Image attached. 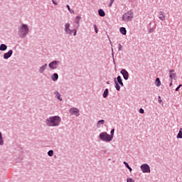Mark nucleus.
I'll list each match as a JSON object with an SVG mask.
<instances>
[{
  "instance_id": "14",
  "label": "nucleus",
  "mask_w": 182,
  "mask_h": 182,
  "mask_svg": "<svg viewBox=\"0 0 182 182\" xmlns=\"http://www.w3.org/2000/svg\"><path fill=\"white\" fill-rule=\"evenodd\" d=\"M105 123H106V122L104 119L99 120L97 122L96 127H97V129H100V127H102V126H103Z\"/></svg>"
},
{
  "instance_id": "16",
  "label": "nucleus",
  "mask_w": 182,
  "mask_h": 182,
  "mask_svg": "<svg viewBox=\"0 0 182 182\" xmlns=\"http://www.w3.org/2000/svg\"><path fill=\"white\" fill-rule=\"evenodd\" d=\"M159 19H160L161 21H166V16L164 15V12L159 11Z\"/></svg>"
},
{
  "instance_id": "39",
  "label": "nucleus",
  "mask_w": 182,
  "mask_h": 182,
  "mask_svg": "<svg viewBox=\"0 0 182 182\" xmlns=\"http://www.w3.org/2000/svg\"><path fill=\"white\" fill-rule=\"evenodd\" d=\"M127 168H128V170H129V173H132V167L129 166Z\"/></svg>"
},
{
  "instance_id": "27",
  "label": "nucleus",
  "mask_w": 182,
  "mask_h": 182,
  "mask_svg": "<svg viewBox=\"0 0 182 182\" xmlns=\"http://www.w3.org/2000/svg\"><path fill=\"white\" fill-rule=\"evenodd\" d=\"M114 136V129H112L110 132L109 138L113 140V137Z\"/></svg>"
},
{
  "instance_id": "18",
  "label": "nucleus",
  "mask_w": 182,
  "mask_h": 182,
  "mask_svg": "<svg viewBox=\"0 0 182 182\" xmlns=\"http://www.w3.org/2000/svg\"><path fill=\"white\" fill-rule=\"evenodd\" d=\"M117 82L119 83V85H120V86H122L123 87V86H124V85L123 84V80H122V77L120 75H119L117 77Z\"/></svg>"
},
{
  "instance_id": "38",
  "label": "nucleus",
  "mask_w": 182,
  "mask_h": 182,
  "mask_svg": "<svg viewBox=\"0 0 182 182\" xmlns=\"http://www.w3.org/2000/svg\"><path fill=\"white\" fill-rule=\"evenodd\" d=\"M52 2H53V5H58V3L56 2V1H55V0H52Z\"/></svg>"
},
{
  "instance_id": "13",
  "label": "nucleus",
  "mask_w": 182,
  "mask_h": 182,
  "mask_svg": "<svg viewBox=\"0 0 182 182\" xmlns=\"http://www.w3.org/2000/svg\"><path fill=\"white\" fill-rule=\"evenodd\" d=\"M54 95H55V97L58 99L59 102H62V100H63L62 97H60L62 95L60 94V92H59V91H55Z\"/></svg>"
},
{
  "instance_id": "26",
  "label": "nucleus",
  "mask_w": 182,
  "mask_h": 182,
  "mask_svg": "<svg viewBox=\"0 0 182 182\" xmlns=\"http://www.w3.org/2000/svg\"><path fill=\"white\" fill-rule=\"evenodd\" d=\"M176 139H182V128L179 129Z\"/></svg>"
},
{
  "instance_id": "25",
  "label": "nucleus",
  "mask_w": 182,
  "mask_h": 182,
  "mask_svg": "<svg viewBox=\"0 0 182 182\" xmlns=\"http://www.w3.org/2000/svg\"><path fill=\"white\" fill-rule=\"evenodd\" d=\"M114 83H115L116 90H117L118 92L120 91V85H119V83H118L117 81L116 80V78H114Z\"/></svg>"
},
{
  "instance_id": "9",
  "label": "nucleus",
  "mask_w": 182,
  "mask_h": 182,
  "mask_svg": "<svg viewBox=\"0 0 182 182\" xmlns=\"http://www.w3.org/2000/svg\"><path fill=\"white\" fill-rule=\"evenodd\" d=\"M169 77L171 80H177V74L176 73V70L171 69L169 70Z\"/></svg>"
},
{
  "instance_id": "3",
  "label": "nucleus",
  "mask_w": 182,
  "mask_h": 182,
  "mask_svg": "<svg viewBox=\"0 0 182 182\" xmlns=\"http://www.w3.org/2000/svg\"><path fill=\"white\" fill-rule=\"evenodd\" d=\"M64 33L67 36H76L77 30L76 28H70V23L68 22L64 24Z\"/></svg>"
},
{
  "instance_id": "34",
  "label": "nucleus",
  "mask_w": 182,
  "mask_h": 182,
  "mask_svg": "<svg viewBox=\"0 0 182 182\" xmlns=\"http://www.w3.org/2000/svg\"><path fill=\"white\" fill-rule=\"evenodd\" d=\"M182 85L180 84L176 88V92H178V90H180V87H181Z\"/></svg>"
},
{
  "instance_id": "10",
  "label": "nucleus",
  "mask_w": 182,
  "mask_h": 182,
  "mask_svg": "<svg viewBox=\"0 0 182 182\" xmlns=\"http://www.w3.org/2000/svg\"><path fill=\"white\" fill-rule=\"evenodd\" d=\"M120 73L122 75L124 80H129V72L126 69L121 70Z\"/></svg>"
},
{
  "instance_id": "20",
  "label": "nucleus",
  "mask_w": 182,
  "mask_h": 182,
  "mask_svg": "<svg viewBox=\"0 0 182 182\" xmlns=\"http://www.w3.org/2000/svg\"><path fill=\"white\" fill-rule=\"evenodd\" d=\"M155 86H156V87H160V86H161V81H160V78L157 77L156 79Z\"/></svg>"
},
{
  "instance_id": "4",
  "label": "nucleus",
  "mask_w": 182,
  "mask_h": 182,
  "mask_svg": "<svg viewBox=\"0 0 182 182\" xmlns=\"http://www.w3.org/2000/svg\"><path fill=\"white\" fill-rule=\"evenodd\" d=\"M99 139L102 141H105V143H110L112 141V139L110 138V134H107V132H101L99 135Z\"/></svg>"
},
{
  "instance_id": "17",
  "label": "nucleus",
  "mask_w": 182,
  "mask_h": 182,
  "mask_svg": "<svg viewBox=\"0 0 182 182\" xmlns=\"http://www.w3.org/2000/svg\"><path fill=\"white\" fill-rule=\"evenodd\" d=\"M58 79H59V75H58V73H54L51 75V80L53 82H56Z\"/></svg>"
},
{
  "instance_id": "44",
  "label": "nucleus",
  "mask_w": 182,
  "mask_h": 182,
  "mask_svg": "<svg viewBox=\"0 0 182 182\" xmlns=\"http://www.w3.org/2000/svg\"><path fill=\"white\" fill-rule=\"evenodd\" d=\"M110 43H112V41L109 40Z\"/></svg>"
},
{
  "instance_id": "28",
  "label": "nucleus",
  "mask_w": 182,
  "mask_h": 182,
  "mask_svg": "<svg viewBox=\"0 0 182 182\" xmlns=\"http://www.w3.org/2000/svg\"><path fill=\"white\" fill-rule=\"evenodd\" d=\"M48 156L49 157H53V150H50V151H48Z\"/></svg>"
},
{
  "instance_id": "7",
  "label": "nucleus",
  "mask_w": 182,
  "mask_h": 182,
  "mask_svg": "<svg viewBox=\"0 0 182 182\" xmlns=\"http://www.w3.org/2000/svg\"><path fill=\"white\" fill-rule=\"evenodd\" d=\"M70 116H75V117H79L80 116V109L77 107H71L69 110Z\"/></svg>"
},
{
  "instance_id": "35",
  "label": "nucleus",
  "mask_w": 182,
  "mask_h": 182,
  "mask_svg": "<svg viewBox=\"0 0 182 182\" xmlns=\"http://www.w3.org/2000/svg\"><path fill=\"white\" fill-rule=\"evenodd\" d=\"M139 113H141V114H144V109H143L142 108H140L139 110Z\"/></svg>"
},
{
  "instance_id": "36",
  "label": "nucleus",
  "mask_w": 182,
  "mask_h": 182,
  "mask_svg": "<svg viewBox=\"0 0 182 182\" xmlns=\"http://www.w3.org/2000/svg\"><path fill=\"white\" fill-rule=\"evenodd\" d=\"M124 164L125 167H127V168L130 167V166H129V164L126 161H124Z\"/></svg>"
},
{
  "instance_id": "11",
  "label": "nucleus",
  "mask_w": 182,
  "mask_h": 182,
  "mask_svg": "<svg viewBox=\"0 0 182 182\" xmlns=\"http://www.w3.org/2000/svg\"><path fill=\"white\" fill-rule=\"evenodd\" d=\"M46 69H48V64L45 63L38 68V73H40V75H43V73H45V70H46Z\"/></svg>"
},
{
  "instance_id": "32",
  "label": "nucleus",
  "mask_w": 182,
  "mask_h": 182,
  "mask_svg": "<svg viewBox=\"0 0 182 182\" xmlns=\"http://www.w3.org/2000/svg\"><path fill=\"white\" fill-rule=\"evenodd\" d=\"M113 2H114V0H110L109 4V8H112V5H113Z\"/></svg>"
},
{
  "instance_id": "1",
  "label": "nucleus",
  "mask_w": 182,
  "mask_h": 182,
  "mask_svg": "<svg viewBox=\"0 0 182 182\" xmlns=\"http://www.w3.org/2000/svg\"><path fill=\"white\" fill-rule=\"evenodd\" d=\"M60 123H62V118L58 115L49 117L45 120L47 127H59Z\"/></svg>"
},
{
  "instance_id": "22",
  "label": "nucleus",
  "mask_w": 182,
  "mask_h": 182,
  "mask_svg": "<svg viewBox=\"0 0 182 182\" xmlns=\"http://www.w3.org/2000/svg\"><path fill=\"white\" fill-rule=\"evenodd\" d=\"M98 15H100L102 17L106 16V13L105 12V11H103V9H101L98 10Z\"/></svg>"
},
{
  "instance_id": "23",
  "label": "nucleus",
  "mask_w": 182,
  "mask_h": 182,
  "mask_svg": "<svg viewBox=\"0 0 182 182\" xmlns=\"http://www.w3.org/2000/svg\"><path fill=\"white\" fill-rule=\"evenodd\" d=\"M119 31L122 35H126V33H127V31L126 30V28L124 27H121L119 28Z\"/></svg>"
},
{
  "instance_id": "6",
  "label": "nucleus",
  "mask_w": 182,
  "mask_h": 182,
  "mask_svg": "<svg viewBox=\"0 0 182 182\" xmlns=\"http://www.w3.org/2000/svg\"><path fill=\"white\" fill-rule=\"evenodd\" d=\"M60 64H61L60 60H55L51 61L48 64V68L50 70H56V69H59Z\"/></svg>"
},
{
  "instance_id": "2",
  "label": "nucleus",
  "mask_w": 182,
  "mask_h": 182,
  "mask_svg": "<svg viewBox=\"0 0 182 182\" xmlns=\"http://www.w3.org/2000/svg\"><path fill=\"white\" fill-rule=\"evenodd\" d=\"M29 26L22 23L18 27V35L21 39H25L29 35Z\"/></svg>"
},
{
  "instance_id": "42",
  "label": "nucleus",
  "mask_w": 182,
  "mask_h": 182,
  "mask_svg": "<svg viewBox=\"0 0 182 182\" xmlns=\"http://www.w3.org/2000/svg\"><path fill=\"white\" fill-rule=\"evenodd\" d=\"M107 85H110V82L109 81H107Z\"/></svg>"
},
{
  "instance_id": "40",
  "label": "nucleus",
  "mask_w": 182,
  "mask_h": 182,
  "mask_svg": "<svg viewBox=\"0 0 182 182\" xmlns=\"http://www.w3.org/2000/svg\"><path fill=\"white\" fill-rule=\"evenodd\" d=\"M169 86H170V87L173 86V80H171V82H170V84H169Z\"/></svg>"
},
{
  "instance_id": "15",
  "label": "nucleus",
  "mask_w": 182,
  "mask_h": 182,
  "mask_svg": "<svg viewBox=\"0 0 182 182\" xmlns=\"http://www.w3.org/2000/svg\"><path fill=\"white\" fill-rule=\"evenodd\" d=\"M82 19V17L77 16L75 18V22L77 24V28L80 26V20Z\"/></svg>"
},
{
  "instance_id": "41",
  "label": "nucleus",
  "mask_w": 182,
  "mask_h": 182,
  "mask_svg": "<svg viewBox=\"0 0 182 182\" xmlns=\"http://www.w3.org/2000/svg\"><path fill=\"white\" fill-rule=\"evenodd\" d=\"M112 57H113V56H114V55L113 54V48H112Z\"/></svg>"
},
{
  "instance_id": "21",
  "label": "nucleus",
  "mask_w": 182,
  "mask_h": 182,
  "mask_svg": "<svg viewBox=\"0 0 182 182\" xmlns=\"http://www.w3.org/2000/svg\"><path fill=\"white\" fill-rule=\"evenodd\" d=\"M4 144H5V141L4 140L2 132H0V146H4Z\"/></svg>"
},
{
  "instance_id": "43",
  "label": "nucleus",
  "mask_w": 182,
  "mask_h": 182,
  "mask_svg": "<svg viewBox=\"0 0 182 182\" xmlns=\"http://www.w3.org/2000/svg\"><path fill=\"white\" fill-rule=\"evenodd\" d=\"M113 60H114V63H115V62H114V58H113Z\"/></svg>"
},
{
  "instance_id": "33",
  "label": "nucleus",
  "mask_w": 182,
  "mask_h": 182,
  "mask_svg": "<svg viewBox=\"0 0 182 182\" xmlns=\"http://www.w3.org/2000/svg\"><path fill=\"white\" fill-rule=\"evenodd\" d=\"M127 182H134L132 178H127Z\"/></svg>"
},
{
  "instance_id": "30",
  "label": "nucleus",
  "mask_w": 182,
  "mask_h": 182,
  "mask_svg": "<svg viewBox=\"0 0 182 182\" xmlns=\"http://www.w3.org/2000/svg\"><path fill=\"white\" fill-rule=\"evenodd\" d=\"M66 7L68 8L70 14H73V11L72 9H70V6L69 5H67Z\"/></svg>"
},
{
  "instance_id": "19",
  "label": "nucleus",
  "mask_w": 182,
  "mask_h": 182,
  "mask_svg": "<svg viewBox=\"0 0 182 182\" xmlns=\"http://www.w3.org/2000/svg\"><path fill=\"white\" fill-rule=\"evenodd\" d=\"M6 49H8V46H6V44H1L0 45V51L1 52H5V50H6Z\"/></svg>"
},
{
  "instance_id": "37",
  "label": "nucleus",
  "mask_w": 182,
  "mask_h": 182,
  "mask_svg": "<svg viewBox=\"0 0 182 182\" xmlns=\"http://www.w3.org/2000/svg\"><path fill=\"white\" fill-rule=\"evenodd\" d=\"M158 102H159V103H161L163 102V100H161V97L159 96Z\"/></svg>"
},
{
  "instance_id": "24",
  "label": "nucleus",
  "mask_w": 182,
  "mask_h": 182,
  "mask_svg": "<svg viewBox=\"0 0 182 182\" xmlns=\"http://www.w3.org/2000/svg\"><path fill=\"white\" fill-rule=\"evenodd\" d=\"M107 96H109V89H105V90L104 91L103 94H102V97L106 99V97H107Z\"/></svg>"
},
{
  "instance_id": "5",
  "label": "nucleus",
  "mask_w": 182,
  "mask_h": 182,
  "mask_svg": "<svg viewBox=\"0 0 182 182\" xmlns=\"http://www.w3.org/2000/svg\"><path fill=\"white\" fill-rule=\"evenodd\" d=\"M133 18H134L133 13H132L131 11H128L122 15V19L123 22L127 23L132 22V21H133Z\"/></svg>"
},
{
  "instance_id": "12",
  "label": "nucleus",
  "mask_w": 182,
  "mask_h": 182,
  "mask_svg": "<svg viewBox=\"0 0 182 182\" xmlns=\"http://www.w3.org/2000/svg\"><path fill=\"white\" fill-rule=\"evenodd\" d=\"M13 54H14V50H9L7 53L4 54L3 58L5 60L9 59V58H11V56H12Z\"/></svg>"
},
{
  "instance_id": "29",
  "label": "nucleus",
  "mask_w": 182,
  "mask_h": 182,
  "mask_svg": "<svg viewBox=\"0 0 182 182\" xmlns=\"http://www.w3.org/2000/svg\"><path fill=\"white\" fill-rule=\"evenodd\" d=\"M93 26H94V29L95 31V33H98L99 30L97 29V26H96V24H94Z\"/></svg>"
},
{
  "instance_id": "31",
  "label": "nucleus",
  "mask_w": 182,
  "mask_h": 182,
  "mask_svg": "<svg viewBox=\"0 0 182 182\" xmlns=\"http://www.w3.org/2000/svg\"><path fill=\"white\" fill-rule=\"evenodd\" d=\"M122 49H123V46H122V44H119L118 50L120 52L122 50Z\"/></svg>"
},
{
  "instance_id": "8",
  "label": "nucleus",
  "mask_w": 182,
  "mask_h": 182,
  "mask_svg": "<svg viewBox=\"0 0 182 182\" xmlns=\"http://www.w3.org/2000/svg\"><path fill=\"white\" fill-rule=\"evenodd\" d=\"M141 168V171H142V173H150L151 170H150V166H149V164H144L140 166Z\"/></svg>"
}]
</instances>
